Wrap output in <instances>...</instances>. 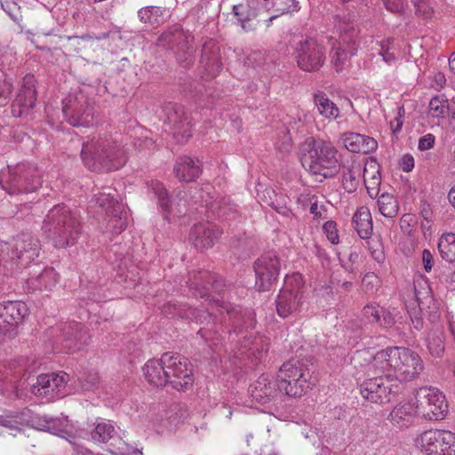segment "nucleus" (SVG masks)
I'll use <instances>...</instances> for the list:
<instances>
[{"label": "nucleus", "instance_id": "obj_1", "mask_svg": "<svg viewBox=\"0 0 455 455\" xmlns=\"http://www.w3.org/2000/svg\"><path fill=\"white\" fill-rule=\"evenodd\" d=\"M205 300H209L210 308L201 310L198 308H192L187 304L168 302L164 305L162 313L171 317H180L183 319H191L201 323L217 321L216 312L223 315L225 323H228L233 327V331L236 335L243 334V327L247 330L252 329L254 326V318L252 313L247 309H243L241 307L232 306L220 299H209V296Z\"/></svg>", "mask_w": 455, "mask_h": 455}, {"label": "nucleus", "instance_id": "obj_2", "mask_svg": "<svg viewBox=\"0 0 455 455\" xmlns=\"http://www.w3.org/2000/svg\"><path fill=\"white\" fill-rule=\"evenodd\" d=\"M371 369L385 372L397 383L416 379L423 371L424 364L415 351L404 347H390L371 356Z\"/></svg>", "mask_w": 455, "mask_h": 455}, {"label": "nucleus", "instance_id": "obj_3", "mask_svg": "<svg viewBox=\"0 0 455 455\" xmlns=\"http://www.w3.org/2000/svg\"><path fill=\"white\" fill-rule=\"evenodd\" d=\"M81 159L91 171L113 172L124 165L127 156L117 136L105 134L83 143Z\"/></svg>", "mask_w": 455, "mask_h": 455}, {"label": "nucleus", "instance_id": "obj_4", "mask_svg": "<svg viewBox=\"0 0 455 455\" xmlns=\"http://www.w3.org/2000/svg\"><path fill=\"white\" fill-rule=\"evenodd\" d=\"M0 427H4L13 436L20 434L25 427L49 432L67 440H69L68 438L72 436L70 434L71 427L67 418L33 415L29 410L0 415Z\"/></svg>", "mask_w": 455, "mask_h": 455}, {"label": "nucleus", "instance_id": "obj_5", "mask_svg": "<svg viewBox=\"0 0 455 455\" xmlns=\"http://www.w3.org/2000/svg\"><path fill=\"white\" fill-rule=\"evenodd\" d=\"M42 229L53 245L60 248L73 245L81 233L76 214L64 204L55 205L49 211Z\"/></svg>", "mask_w": 455, "mask_h": 455}, {"label": "nucleus", "instance_id": "obj_6", "mask_svg": "<svg viewBox=\"0 0 455 455\" xmlns=\"http://www.w3.org/2000/svg\"><path fill=\"white\" fill-rule=\"evenodd\" d=\"M40 251L39 239L30 234H20L10 243L0 241V266L12 275L35 262Z\"/></svg>", "mask_w": 455, "mask_h": 455}, {"label": "nucleus", "instance_id": "obj_7", "mask_svg": "<svg viewBox=\"0 0 455 455\" xmlns=\"http://www.w3.org/2000/svg\"><path fill=\"white\" fill-rule=\"evenodd\" d=\"M371 359V356L370 357ZM371 360L364 366L365 379L358 382L362 397L372 403H387L399 391V385L385 372H375L371 369Z\"/></svg>", "mask_w": 455, "mask_h": 455}, {"label": "nucleus", "instance_id": "obj_8", "mask_svg": "<svg viewBox=\"0 0 455 455\" xmlns=\"http://www.w3.org/2000/svg\"><path fill=\"white\" fill-rule=\"evenodd\" d=\"M42 185V178L36 166L19 164L8 166L0 172V187L8 194L30 193Z\"/></svg>", "mask_w": 455, "mask_h": 455}, {"label": "nucleus", "instance_id": "obj_9", "mask_svg": "<svg viewBox=\"0 0 455 455\" xmlns=\"http://www.w3.org/2000/svg\"><path fill=\"white\" fill-rule=\"evenodd\" d=\"M300 161L303 167L314 174H323L325 169L335 167L337 163L336 151L328 143L316 141L309 137L300 147Z\"/></svg>", "mask_w": 455, "mask_h": 455}, {"label": "nucleus", "instance_id": "obj_10", "mask_svg": "<svg viewBox=\"0 0 455 455\" xmlns=\"http://www.w3.org/2000/svg\"><path fill=\"white\" fill-rule=\"evenodd\" d=\"M117 191L111 187H104L100 191L93 195L91 204L98 206L106 214L108 231L113 234H120L127 227V215L124 204L118 199Z\"/></svg>", "mask_w": 455, "mask_h": 455}, {"label": "nucleus", "instance_id": "obj_11", "mask_svg": "<svg viewBox=\"0 0 455 455\" xmlns=\"http://www.w3.org/2000/svg\"><path fill=\"white\" fill-rule=\"evenodd\" d=\"M309 379L308 365L299 360H290L283 363L278 374L280 388L291 397L304 395L309 387Z\"/></svg>", "mask_w": 455, "mask_h": 455}, {"label": "nucleus", "instance_id": "obj_12", "mask_svg": "<svg viewBox=\"0 0 455 455\" xmlns=\"http://www.w3.org/2000/svg\"><path fill=\"white\" fill-rule=\"evenodd\" d=\"M415 446L425 455H455V433L445 429H429L419 435Z\"/></svg>", "mask_w": 455, "mask_h": 455}, {"label": "nucleus", "instance_id": "obj_13", "mask_svg": "<svg viewBox=\"0 0 455 455\" xmlns=\"http://www.w3.org/2000/svg\"><path fill=\"white\" fill-rule=\"evenodd\" d=\"M418 415L429 420L443 419L448 411L445 395L433 387H420L415 395Z\"/></svg>", "mask_w": 455, "mask_h": 455}, {"label": "nucleus", "instance_id": "obj_14", "mask_svg": "<svg viewBox=\"0 0 455 455\" xmlns=\"http://www.w3.org/2000/svg\"><path fill=\"white\" fill-rule=\"evenodd\" d=\"M66 121L74 127H90L93 124V107L82 92L69 94L62 101Z\"/></svg>", "mask_w": 455, "mask_h": 455}, {"label": "nucleus", "instance_id": "obj_15", "mask_svg": "<svg viewBox=\"0 0 455 455\" xmlns=\"http://www.w3.org/2000/svg\"><path fill=\"white\" fill-rule=\"evenodd\" d=\"M163 363L167 372V384L178 391H186L194 383L188 359L183 355L165 353Z\"/></svg>", "mask_w": 455, "mask_h": 455}, {"label": "nucleus", "instance_id": "obj_16", "mask_svg": "<svg viewBox=\"0 0 455 455\" xmlns=\"http://www.w3.org/2000/svg\"><path fill=\"white\" fill-rule=\"evenodd\" d=\"M190 39V35L186 34L180 26H173L159 36L158 44L172 50L177 49L178 61L187 67L193 61L195 52Z\"/></svg>", "mask_w": 455, "mask_h": 455}, {"label": "nucleus", "instance_id": "obj_17", "mask_svg": "<svg viewBox=\"0 0 455 455\" xmlns=\"http://www.w3.org/2000/svg\"><path fill=\"white\" fill-rule=\"evenodd\" d=\"M70 377L64 371L40 374L31 387L32 393L48 400L62 398L69 394L68 383Z\"/></svg>", "mask_w": 455, "mask_h": 455}, {"label": "nucleus", "instance_id": "obj_18", "mask_svg": "<svg viewBox=\"0 0 455 455\" xmlns=\"http://www.w3.org/2000/svg\"><path fill=\"white\" fill-rule=\"evenodd\" d=\"M30 366L23 357L0 364V393L9 398L18 397V382L29 372Z\"/></svg>", "mask_w": 455, "mask_h": 455}, {"label": "nucleus", "instance_id": "obj_19", "mask_svg": "<svg viewBox=\"0 0 455 455\" xmlns=\"http://www.w3.org/2000/svg\"><path fill=\"white\" fill-rule=\"evenodd\" d=\"M293 55L298 66L308 72L317 70L323 63V48L313 38L300 37L293 43Z\"/></svg>", "mask_w": 455, "mask_h": 455}, {"label": "nucleus", "instance_id": "obj_20", "mask_svg": "<svg viewBox=\"0 0 455 455\" xmlns=\"http://www.w3.org/2000/svg\"><path fill=\"white\" fill-rule=\"evenodd\" d=\"M253 267L256 275V286L260 291H267L279 275L281 261L276 252L268 251L254 262Z\"/></svg>", "mask_w": 455, "mask_h": 455}, {"label": "nucleus", "instance_id": "obj_21", "mask_svg": "<svg viewBox=\"0 0 455 455\" xmlns=\"http://www.w3.org/2000/svg\"><path fill=\"white\" fill-rule=\"evenodd\" d=\"M213 188L211 185H206L204 188L196 193L198 196H193L195 203H201V205L207 209V212H212V216H217L220 219H228L235 213L236 207L230 204L228 198L216 197L212 194Z\"/></svg>", "mask_w": 455, "mask_h": 455}, {"label": "nucleus", "instance_id": "obj_22", "mask_svg": "<svg viewBox=\"0 0 455 455\" xmlns=\"http://www.w3.org/2000/svg\"><path fill=\"white\" fill-rule=\"evenodd\" d=\"M60 332L57 344L63 347L67 352L81 349L90 339V335L85 327L79 323L70 322L60 325Z\"/></svg>", "mask_w": 455, "mask_h": 455}, {"label": "nucleus", "instance_id": "obj_23", "mask_svg": "<svg viewBox=\"0 0 455 455\" xmlns=\"http://www.w3.org/2000/svg\"><path fill=\"white\" fill-rule=\"evenodd\" d=\"M28 315V308L22 301L0 303V334L13 332Z\"/></svg>", "mask_w": 455, "mask_h": 455}, {"label": "nucleus", "instance_id": "obj_24", "mask_svg": "<svg viewBox=\"0 0 455 455\" xmlns=\"http://www.w3.org/2000/svg\"><path fill=\"white\" fill-rule=\"evenodd\" d=\"M166 118L178 143H183L191 137L192 124L182 106L177 104L168 106Z\"/></svg>", "mask_w": 455, "mask_h": 455}, {"label": "nucleus", "instance_id": "obj_25", "mask_svg": "<svg viewBox=\"0 0 455 455\" xmlns=\"http://www.w3.org/2000/svg\"><path fill=\"white\" fill-rule=\"evenodd\" d=\"M249 392L252 400L267 404L275 401L283 390L279 387V379H275L267 374H262L250 387Z\"/></svg>", "mask_w": 455, "mask_h": 455}, {"label": "nucleus", "instance_id": "obj_26", "mask_svg": "<svg viewBox=\"0 0 455 455\" xmlns=\"http://www.w3.org/2000/svg\"><path fill=\"white\" fill-rule=\"evenodd\" d=\"M149 190L157 198L158 204L164 213V218L169 221L186 212L187 201L182 199H179L177 203L174 200L170 201L167 190L161 182L152 180Z\"/></svg>", "mask_w": 455, "mask_h": 455}, {"label": "nucleus", "instance_id": "obj_27", "mask_svg": "<svg viewBox=\"0 0 455 455\" xmlns=\"http://www.w3.org/2000/svg\"><path fill=\"white\" fill-rule=\"evenodd\" d=\"M222 231L209 223L195 224L189 233V242L197 249L212 247L220 237Z\"/></svg>", "mask_w": 455, "mask_h": 455}, {"label": "nucleus", "instance_id": "obj_28", "mask_svg": "<svg viewBox=\"0 0 455 455\" xmlns=\"http://www.w3.org/2000/svg\"><path fill=\"white\" fill-rule=\"evenodd\" d=\"M268 340L262 335H245L239 347L240 355H246L248 358L260 359L268 350Z\"/></svg>", "mask_w": 455, "mask_h": 455}, {"label": "nucleus", "instance_id": "obj_29", "mask_svg": "<svg viewBox=\"0 0 455 455\" xmlns=\"http://www.w3.org/2000/svg\"><path fill=\"white\" fill-rule=\"evenodd\" d=\"M201 67L204 69L207 77L216 76L222 69L220 49L215 43H205L201 56Z\"/></svg>", "mask_w": 455, "mask_h": 455}, {"label": "nucleus", "instance_id": "obj_30", "mask_svg": "<svg viewBox=\"0 0 455 455\" xmlns=\"http://www.w3.org/2000/svg\"><path fill=\"white\" fill-rule=\"evenodd\" d=\"M343 147L357 154H369L377 148V141L369 136L355 132L343 133Z\"/></svg>", "mask_w": 455, "mask_h": 455}, {"label": "nucleus", "instance_id": "obj_31", "mask_svg": "<svg viewBox=\"0 0 455 455\" xmlns=\"http://www.w3.org/2000/svg\"><path fill=\"white\" fill-rule=\"evenodd\" d=\"M304 300L303 296H298L297 293H291L288 290H281L276 299L277 314L285 318L302 309Z\"/></svg>", "mask_w": 455, "mask_h": 455}, {"label": "nucleus", "instance_id": "obj_32", "mask_svg": "<svg viewBox=\"0 0 455 455\" xmlns=\"http://www.w3.org/2000/svg\"><path fill=\"white\" fill-rule=\"evenodd\" d=\"M362 316L369 323L378 324L383 328H391L395 323V317L389 310H385L379 304L371 303L364 307Z\"/></svg>", "mask_w": 455, "mask_h": 455}, {"label": "nucleus", "instance_id": "obj_33", "mask_svg": "<svg viewBox=\"0 0 455 455\" xmlns=\"http://www.w3.org/2000/svg\"><path fill=\"white\" fill-rule=\"evenodd\" d=\"M415 296L419 311L428 318L431 323H435L440 318L439 304L434 299L430 288L427 286L423 291L415 287Z\"/></svg>", "mask_w": 455, "mask_h": 455}, {"label": "nucleus", "instance_id": "obj_34", "mask_svg": "<svg viewBox=\"0 0 455 455\" xmlns=\"http://www.w3.org/2000/svg\"><path fill=\"white\" fill-rule=\"evenodd\" d=\"M253 1L246 4H240L234 5L233 12L241 28L245 31L254 30L259 23L257 20L258 10L253 5Z\"/></svg>", "mask_w": 455, "mask_h": 455}, {"label": "nucleus", "instance_id": "obj_35", "mask_svg": "<svg viewBox=\"0 0 455 455\" xmlns=\"http://www.w3.org/2000/svg\"><path fill=\"white\" fill-rule=\"evenodd\" d=\"M174 172L180 180L190 182L199 177L202 172L201 164L197 159L181 156L176 162Z\"/></svg>", "mask_w": 455, "mask_h": 455}, {"label": "nucleus", "instance_id": "obj_36", "mask_svg": "<svg viewBox=\"0 0 455 455\" xmlns=\"http://www.w3.org/2000/svg\"><path fill=\"white\" fill-rule=\"evenodd\" d=\"M418 415V408L415 403H403L397 404L389 413L388 419L397 427H407Z\"/></svg>", "mask_w": 455, "mask_h": 455}, {"label": "nucleus", "instance_id": "obj_37", "mask_svg": "<svg viewBox=\"0 0 455 455\" xmlns=\"http://www.w3.org/2000/svg\"><path fill=\"white\" fill-rule=\"evenodd\" d=\"M352 226L360 238L367 240L371 238L373 231L372 218L370 210L366 206L358 207L352 218Z\"/></svg>", "mask_w": 455, "mask_h": 455}, {"label": "nucleus", "instance_id": "obj_38", "mask_svg": "<svg viewBox=\"0 0 455 455\" xmlns=\"http://www.w3.org/2000/svg\"><path fill=\"white\" fill-rule=\"evenodd\" d=\"M171 17V10L160 6H146L138 11L139 20L150 27H158Z\"/></svg>", "mask_w": 455, "mask_h": 455}, {"label": "nucleus", "instance_id": "obj_39", "mask_svg": "<svg viewBox=\"0 0 455 455\" xmlns=\"http://www.w3.org/2000/svg\"><path fill=\"white\" fill-rule=\"evenodd\" d=\"M35 77L28 74L23 77L21 88L20 89L14 103L23 108H33L36 101V92L35 89Z\"/></svg>", "mask_w": 455, "mask_h": 455}, {"label": "nucleus", "instance_id": "obj_40", "mask_svg": "<svg viewBox=\"0 0 455 455\" xmlns=\"http://www.w3.org/2000/svg\"><path fill=\"white\" fill-rule=\"evenodd\" d=\"M163 363V355L160 359L148 360L143 367V372L147 380L156 387L167 384V372Z\"/></svg>", "mask_w": 455, "mask_h": 455}, {"label": "nucleus", "instance_id": "obj_41", "mask_svg": "<svg viewBox=\"0 0 455 455\" xmlns=\"http://www.w3.org/2000/svg\"><path fill=\"white\" fill-rule=\"evenodd\" d=\"M363 177L369 196L372 198L377 197L381 183V173L375 160L368 161L365 164Z\"/></svg>", "mask_w": 455, "mask_h": 455}, {"label": "nucleus", "instance_id": "obj_42", "mask_svg": "<svg viewBox=\"0 0 455 455\" xmlns=\"http://www.w3.org/2000/svg\"><path fill=\"white\" fill-rule=\"evenodd\" d=\"M58 283V274L52 267H44L39 274L28 279V285L34 291H51Z\"/></svg>", "mask_w": 455, "mask_h": 455}, {"label": "nucleus", "instance_id": "obj_43", "mask_svg": "<svg viewBox=\"0 0 455 455\" xmlns=\"http://www.w3.org/2000/svg\"><path fill=\"white\" fill-rule=\"evenodd\" d=\"M363 164L360 161L351 158L343 164V188L347 192L355 191L362 174Z\"/></svg>", "mask_w": 455, "mask_h": 455}, {"label": "nucleus", "instance_id": "obj_44", "mask_svg": "<svg viewBox=\"0 0 455 455\" xmlns=\"http://www.w3.org/2000/svg\"><path fill=\"white\" fill-rule=\"evenodd\" d=\"M115 434V427L109 420H100L95 424L91 432V440L98 443H105L110 440Z\"/></svg>", "mask_w": 455, "mask_h": 455}, {"label": "nucleus", "instance_id": "obj_45", "mask_svg": "<svg viewBox=\"0 0 455 455\" xmlns=\"http://www.w3.org/2000/svg\"><path fill=\"white\" fill-rule=\"evenodd\" d=\"M315 103L319 113L325 118L335 119L339 116V108L325 94L320 92L315 94Z\"/></svg>", "mask_w": 455, "mask_h": 455}, {"label": "nucleus", "instance_id": "obj_46", "mask_svg": "<svg viewBox=\"0 0 455 455\" xmlns=\"http://www.w3.org/2000/svg\"><path fill=\"white\" fill-rule=\"evenodd\" d=\"M438 250L441 257L448 262L455 261V234L445 233L438 242Z\"/></svg>", "mask_w": 455, "mask_h": 455}, {"label": "nucleus", "instance_id": "obj_47", "mask_svg": "<svg viewBox=\"0 0 455 455\" xmlns=\"http://www.w3.org/2000/svg\"><path fill=\"white\" fill-rule=\"evenodd\" d=\"M377 204L381 215L386 218H393L398 212V202L390 194L384 193L378 198Z\"/></svg>", "mask_w": 455, "mask_h": 455}, {"label": "nucleus", "instance_id": "obj_48", "mask_svg": "<svg viewBox=\"0 0 455 455\" xmlns=\"http://www.w3.org/2000/svg\"><path fill=\"white\" fill-rule=\"evenodd\" d=\"M426 344L433 357H441L444 352L443 336L440 331H430L426 338Z\"/></svg>", "mask_w": 455, "mask_h": 455}, {"label": "nucleus", "instance_id": "obj_49", "mask_svg": "<svg viewBox=\"0 0 455 455\" xmlns=\"http://www.w3.org/2000/svg\"><path fill=\"white\" fill-rule=\"evenodd\" d=\"M299 2L297 0H272L267 11H272L271 18H275L285 13L294 12L299 10Z\"/></svg>", "mask_w": 455, "mask_h": 455}, {"label": "nucleus", "instance_id": "obj_50", "mask_svg": "<svg viewBox=\"0 0 455 455\" xmlns=\"http://www.w3.org/2000/svg\"><path fill=\"white\" fill-rule=\"evenodd\" d=\"M429 114L435 118H444L449 114V105L443 95H437L431 99Z\"/></svg>", "mask_w": 455, "mask_h": 455}, {"label": "nucleus", "instance_id": "obj_51", "mask_svg": "<svg viewBox=\"0 0 455 455\" xmlns=\"http://www.w3.org/2000/svg\"><path fill=\"white\" fill-rule=\"evenodd\" d=\"M303 276L299 273H293L286 275L284 279V285L282 290H288L291 293H297L298 296H303Z\"/></svg>", "mask_w": 455, "mask_h": 455}, {"label": "nucleus", "instance_id": "obj_52", "mask_svg": "<svg viewBox=\"0 0 455 455\" xmlns=\"http://www.w3.org/2000/svg\"><path fill=\"white\" fill-rule=\"evenodd\" d=\"M415 8V13L422 19H430L433 15L434 9L430 0H411Z\"/></svg>", "mask_w": 455, "mask_h": 455}, {"label": "nucleus", "instance_id": "obj_53", "mask_svg": "<svg viewBox=\"0 0 455 455\" xmlns=\"http://www.w3.org/2000/svg\"><path fill=\"white\" fill-rule=\"evenodd\" d=\"M379 285L380 280L374 273H367L362 280V288L369 294L375 293Z\"/></svg>", "mask_w": 455, "mask_h": 455}, {"label": "nucleus", "instance_id": "obj_54", "mask_svg": "<svg viewBox=\"0 0 455 455\" xmlns=\"http://www.w3.org/2000/svg\"><path fill=\"white\" fill-rule=\"evenodd\" d=\"M365 241L372 258L378 262H382L385 259V256L380 241L378 238L371 237Z\"/></svg>", "mask_w": 455, "mask_h": 455}, {"label": "nucleus", "instance_id": "obj_55", "mask_svg": "<svg viewBox=\"0 0 455 455\" xmlns=\"http://www.w3.org/2000/svg\"><path fill=\"white\" fill-rule=\"evenodd\" d=\"M1 6L13 21L19 23L21 20L20 7L15 2L5 1L1 3Z\"/></svg>", "mask_w": 455, "mask_h": 455}, {"label": "nucleus", "instance_id": "obj_56", "mask_svg": "<svg viewBox=\"0 0 455 455\" xmlns=\"http://www.w3.org/2000/svg\"><path fill=\"white\" fill-rule=\"evenodd\" d=\"M12 89L13 86L11 79L4 78L0 80V106L8 103Z\"/></svg>", "mask_w": 455, "mask_h": 455}, {"label": "nucleus", "instance_id": "obj_57", "mask_svg": "<svg viewBox=\"0 0 455 455\" xmlns=\"http://www.w3.org/2000/svg\"><path fill=\"white\" fill-rule=\"evenodd\" d=\"M323 232L326 235L327 239L333 244H337L339 242L337 224L333 221H327L323 227Z\"/></svg>", "mask_w": 455, "mask_h": 455}, {"label": "nucleus", "instance_id": "obj_58", "mask_svg": "<svg viewBox=\"0 0 455 455\" xmlns=\"http://www.w3.org/2000/svg\"><path fill=\"white\" fill-rule=\"evenodd\" d=\"M411 321L416 330H421L423 328V313L419 311V308L408 309Z\"/></svg>", "mask_w": 455, "mask_h": 455}, {"label": "nucleus", "instance_id": "obj_59", "mask_svg": "<svg viewBox=\"0 0 455 455\" xmlns=\"http://www.w3.org/2000/svg\"><path fill=\"white\" fill-rule=\"evenodd\" d=\"M385 7L391 12H403L406 0H383Z\"/></svg>", "mask_w": 455, "mask_h": 455}, {"label": "nucleus", "instance_id": "obj_60", "mask_svg": "<svg viewBox=\"0 0 455 455\" xmlns=\"http://www.w3.org/2000/svg\"><path fill=\"white\" fill-rule=\"evenodd\" d=\"M435 138L433 134L427 133L419 140L418 148L420 151H425L432 148L435 145Z\"/></svg>", "mask_w": 455, "mask_h": 455}, {"label": "nucleus", "instance_id": "obj_61", "mask_svg": "<svg viewBox=\"0 0 455 455\" xmlns=\"http://www.w3.org/2000/svg\"><path fill=\"white\" fill-rule=\"evenodd\" d=\"M404 112L403 108H399L397 116L390 121L389 126L394 135H396L400 132L403 121V113Z\"/></svg>", "mask_w": 455, "mask_h": 455}, {"label": "nucleus", "instance_id": "obj_62", "mask_svg": "<svg viewBox=\"0 0 455 455\" xmlns=\"http://www.w3.org/2000/svg\"><path fill=\"white\" fill-rule=\"evenodd\" d=\"M209 276V274L205 271H200L199 273L196 274L194 275V279H190V286L192 288H195V289H197L200 285H202V287L204 289V290H207V287H206V284L204 283H201V282L203 280H204L205 278H207Z\"/></svg>", "mask_w": 455, "mask_h": 455}, {"label": "nucleus", "instance_id": "obj_63", "mask_svg": "<svg viewBox=\"0 0 455 455\" xmlns=\"http://www.w3.org/2000/svg\"><path fill=\"white\" fill-rule=\"evenodd\" d=\"M422 262L424 269L430 272L434 266V258L429 250L424 249L422 251Z\"/></svg>", "mask_w": 455, "mask_h": 455}, {"label": "nucleus", "instance_id": "obj_64", "mask_svg": "<svg viewBox=\"0 0 455 455\" xmlns=\"http://www.w3.org/2000/svg\"><path fill=\"white\" fill-rule=\"evenodd\" d=\"M400 167L405 172H411L414 168L413 156L408 154L404 155L401 160Z\"/></svg>", "mask_w": 455, "mask_h": 455}]
</instances>
